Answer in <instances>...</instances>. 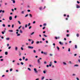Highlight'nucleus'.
Masks as SVG:
<instances>
[{
    "label": "nucleus",
    "mask_w": 80,
    "mask_h": 80,
    "mask_svg": "<svg viewBox=\"0 0 80 80\" xmlns=\"http://www.w3.org/2000/svg\"><path fill=\"white\" fill-rule=\"evenodd\" d=\"M76 8H80V6H78V4L76 5Z\"/></svg>",
    "instance_id": "3"
},
{
    "label": "nucleus",
    "mask_w": 80,
    "mask_h": 80,
    "mask_svg": "<svg viewBox=\"0 0 80 80\" xmlns=\"http://www.w3.org/2000/svg\"><path fill=\"white\" fill-rule=\"evenodd\" d=\"M33 43H34V41H32L31 42V43L32 44H33Z\"/></svg>",
    "instance_id": "38"
},
{
    "label": "nucleus",
    "mask_w": 80,
    "mask_h": 80,
    "mask_svg": "<svg viewBox=\"0 0 80 80\" xmlns=\"http://www.w3.org/2000/svg\"><path fill=\"white\" fill-rule=\"evenodd\" d=\"M8 49H10V48H11V47L10 46L9 47H8Z\"/></svg>",
    "instance_id": "52"
},
{
    "label": "nucleus",
    "mask_w": 80,
    "mask_h": 80,
    "mask_svg": "<svg viewBox=\"0 0 80 80\" xmlns=\"http://www.w3.org/2000/svg\"><path fill=\"white\" fill-rule=\"evenodd\" d=\"M36 80H39V78H38L36 79Z\"/></svg>",
    "instance_id": "64"
},
{
    "label": "nucleus",
    "mask_w": 80,
    "mask_h": 80,
    "mask_svg": "<svg viewBox=\"0 0 80 80\" xmlns=\"http://www.w3.org/2000/svg\"><path fill=\"white\" fill-rule=\"evenodd\" d=\"M21 48L22 50H23V48L22 47H21Z\"/></svg>",
    "instance_id": "34"
},
{
    "label": "nucleus",
    "mask_w": 80,
    "mask_h": 80,
    "mask_svg": "<svg viewBox=\"0 0 80 80\" xmlns=\"http://www.w3.org/2000/svg\"><path fill=\"white\" fill-rule=\"evenodd\" d=\"M27 26H28L27 24H26L25 25V28H27Z\"/></svg>",
    "instance_id": "18"
},
{
    "label": "nucleus",
    "mask_w": 80,
    "mask_h": 80,
    "mask_svg": "<svg viewBox=\"0 0 80 80\" xmlns=\"http://www.w3.org/2000/svg\"><path fill=\"white\" fill-rule=\"evenodd\" d=\"M8 27H10V25H8Z\"/></svg>",
    "instance_id": "48"
},
{
    "label": "nucleus",
    "mask_w": 80,
    "mask_h": 80,
    "mask_svg": "<svg viewBox=\"0 0 80 80\" xmlns=\"http://www.w3.org/2000/svg\"><path fill=\"white\" fill-rule=\"evenodd\" d=\"M77 3H80V2L79 1H77Z\"/></svg>",
    "instance_id": "53"
},
{
    "label": "nucleus",
    "mask_w": 80,
    "mask_h": 80,
    "mask_svg": "<svg viewBox=\"0 0 80 80\" xmlns=\"http://www.w3.org/2000/svg\"><path fill=\"white\" fill-rule=\"evenodd\" d=\"M5 54L6 55H8V52H5Z\"/></svg>",
    "instance_id": "8"
},
{
    "label": "nucleus",
    "mask_w": 80,
    "mask_h": 80,
    "mask_svg": "<svg viewBox=\"0 0 80 80\" xmlns=\"http://www.w3.org/2000/svg\"><path fill=\"white\" fill-rule=\"evenodd\" d=\"M68 52H70V48H68Z\"/></svg>",
    "instance_id": "30"
},
{
    "label": "nucleus",
    "mask_w": 80,
    "mask_h": 80,
    "mask_svg": "<svg viewBox=\"0 0 80 80\" xmlns=\"http://www.w3.org/2000/svg\"><path fill=\"white\" fill-rule=\"evenodd\" d=\"M2 26L3 27H5V25L4 24H3L2 25Z\"/></svg>",
    "instance_id": "39"
},
{
    "label": "nucleus",
    "mask_w": 80,
    "mask_h": 80,
    "mask_svg": "<svg viewBox=\"0 0 80 80\" xmlns=\"http://www.w3.org/2000/svg\"><path fill=\"white\" fill-rule=\"evenodd\" d=\"M20 36V34H17V36Z\"/></svg>",
    "instance_id": "23"
},
{
    "label": "nucleus",
    "mask_w": 80,
    "mask_h": 80,
    "mask_svg": "<svg viewBox=\"0 0 80 80\" xmlns=\"http://www.w3.org/2000/svg\"><path fill=\"white\" fill-rule=\"evenodd\" d=\"M59 43H60V45H63V43H62L61 42H59Z\"/></svg>",
    "instance_id": "6"
},
{
    "label": "nucleus",
    "mask_w": 80,
    "mask_h": 80,
    "mask_svg": "<svg viewBox=\"0 0 80 80\" xmlns=\"http://www.w3.org/2000/svg\"><path fill=\"white\" fill-rule=\"evenodd\" d=\"M43 25H44V26H46L47 25V24H46V23H44V24H43Z\"/></svg>",
    "instance_id": "31"
},
{
    "label": "nucleus",
    "mask_w": 80,
    "mask_h": 80,
    "mask_svg": "<svg viewBox=\"0 0 80 80\" xmlns=\"http://www.w3.org/2000/svg\"><path fill=\"white\" fill-rule=\"evenodd\" d=\"M18 23H19V24H21V22H20L19 21H18Z\"/></svg>",
    "instance_id": "21"
},
{
    "label": "nucleus",
    "mask_w": 80,
    "mask_h": 80,
    "mask_svg": "<svg viewBox=\"0 0 80 80\" xmlns=\"http://www.w3.org/2000/svg\"><path fill=\"white\" fill-rule=\"evenodd\" d=\"M28 69L29 70V71H31V69H30V68H28Z\"/></svg>",
    "instance_id": "28"
},
{
    "label": "nucleus",
    "mask_w": 80,
    "mask_h": 80,
    "mask_svg": "<svg viewBox=\"0 0 80 80\" xmlns=\"http://www.w3.org/2000/svg\"><path fill=\"white\" fill-rule=\"evenodd\" d=\"M15 50L17 51V50H18V48L17 47H15Z\"/></svg>",
    "instance_id": "11"
},
{
    "label": "nucleus",
    "mask_w": 80,
    "mask_h": 80,
    "mask_svg": "<svg viewBox=\"0 0 80 80\" xmlns=\"http://www.w3.org/2000/svg\"><path fill=\"white\" fill-rule=\"evenodd\" d=\"M22 30H20V33H22Z\"/></svg>",
    "instance_id": "19"
},
{
    "label": "nucleus",
    "mask_w": 80,
    "mask_h": 80,
    "mask_svg": "<svg viewBox=\"0 0 80 80\" xmlns=\"http://www.w3.org/2000/svg\"><path fill=\"white\" fill-rule=\"evenodd\" d=\"M67 44H68V42H65V45H67Z\"/></svg>",
    "instance_id": "62"
},
{
    "label": "nucleus",
    "mask_w": 80,
    "mask_h": 80,
    "mask_svg": "<svg viewBox=\"0 0 80 80\" xmlns=\"http://www.w3.org/2000/svg\"><path fill=\"white\" fill-rule=\"evenodd\" d=\"M10 20H12V16L9 17Z\"/></svg>",
    "instance_id": "5"
},
{
    "label": "nucleus",
    "mask_w": 80,
    "mask_h": 80,
    "mask_svg": "<svg viewBox=\"0 0 80 80\" xmlns=\"http://www.w3.org/2000/svg\"><path fill=\"white\" fill-rule=\"evenodd\" d=\"M17 16H15L14 18H17Z\"/></svg>",
    "instance_id": "43"
},
{
    "label": "nucleus",
    "mask_w": 80,
    "mask_h": 80,
    "mask_svg": "<svg viewBox=\"0 0 80 80\" xmlns=\"http://www.w3.org/2000/svg\"><path fill=\"white\" fill-rule=\"evenodd\" d=\"M43 72L44 73H46V72L45 71H43Z\"/></svg>",
    "instance_id": "27"
},
{
    "label": "nucleus",
    "mask_w": 80,
    "mask_h": 80,
    "mask_svg": "<svg viewBox=\"0 0 80 80\" xmlns=\"http://www.w3.org/2000/svg\"><path fill=\"white\" fill-rule=\"evenodd\" d=\"M57 62L56 61H54V63H57Z\"/></svg>",
    "instance_id": "54"
},
{
    "label": "nucleus",
    "mask_w": 80,
    "mask_h": 80,
    "mask_svg": "<svg viewBox=\"0 0 80 80\" xmlns=\"http://www.w3.org/2000/svg\"><path fill=\"white\" fill-rule=\"evenodd\" d=\"M57 48L58 49V50H59V49H60L59 47L58 46L57 47Z\"/></svg>",
    "instance_id": "46"
},
{
    "label": "nucleus",
    "mask_w": 80,
    "mask_h": 80,
    "mask_svg": "<svg viewBox=\"0 0 80 80\" xmlns=\"http://www.w3.org/2000/svg\"><path fill=\"white\" fill-rule=\"evenodd\" d=\"M9 32H13V30H9Z\"/></svg>",
    "instance_id": "20"
},
{
    "label": "nucleus",
    "mask_w": 80,
    "mask_h": 80,
    "mask_svg": "<svg viewBox=\"0 0 80 80\" xmlns=\"http://www.w3.org/2000/svg\"><path fill=\"white\" fill-rule=\"evenodd\" d=\"M28 48L30 49H33V47L32 46H28Z\"/></svg>",
    "instance_id": "2"
},
{
    "label": "nucleus",
    "mask_w": 80,
    "mask_h": 80,
    "mask_svg": "<svg viewBox=\"0 0 80 80\" xmlns=\"http://www.w3.org/2000/svg\"><path fill=\"white\" fill-rule=\"evenodd\" d=\"M76 36L77 37H79V34H76Z\"/></svg>",
    "instance_id": "9"
},
{
    "label": "nucleus",
    "mask_w": 80,
    "mask_h": 80,
    "mask_svg": "<svg viewBox=\"0 0 80 80\" xmlns=\"http://www.w3.org/2000/svg\"><path fill=\"white\" fill-rule=\"evenodd\" d=\"M19 56H20V55H21V53H20V52H19Z\"/></svg>",
    "instance_id": "58"
},
{
    "label": "nucleus",
    "mask_w": 80,
    "mask_h": 80,
    "mask_svg": "<svg viewBox=\"0 0 80 80\" xmlns=\"http://www.w3.org/2000/svg\"><path fill=\"white\" fill-rule=\"evenodd\" d=\"M9 44H7V46L9 47Z\"/></svg>",
    "instance_id": "45"
},
{
    "label": "nucleus",
    "mask_w": 80,
    "mask_h": 80,
    "mask_svg": "<svg viewBox=\"0 0 80 80\" xmlns=\"http://www.w3.org/2000/svg\"><path fill=\"white\" fill-rule=\"evenodd\" d=\"M44 64H47V62H44Z\"/></svg>",
    "instance_id": "57"
},
{
    "label": "nucleus",
    "mask_w": 80,
    "mask_h": 80,
    "mask_svg": "<svg viewBox=\"0 0 80 80\" xmlns=\"http://www.w3.org/2000/svg\"><path fill=\"white\" fill-rule=\"evenodd\" d=\"M13 27H14V25L12 24V28H13Z\"/></svg>",
    "instance_id": "29"
},
{
    "label": "nucleus",
    "mask_w": 80,
    "mask_h": 80,
    "mask_svg": "<svg viewBox=\"0 0 80 80\" xmlns=\"http://www.w3.org/2000/svg\"><path fill=\"white\" fill-rule=\"evenodd\" d=\"M25 60V61H28V58L26 59Z\"/></svg>",
    "instance_id": "51"
},
{
    "label": "nucleus",
    "mask_w": 80,
    "mask_h": 80,
    "mask_svg": "<svg viewBox=\"0 0 80 80\" xmlns=\"http://www.w3.org/2000/svg\"><path fill=\"white\" fill-rule=\"evenodd\" d=\"M75 67H78V65H74Z\"/></svg>",
    "instance_id": "35"
},
{
    "label": "nucleus",
    "mask_w": 80,
    "mask_h": 80,
    "mask_svg": "<svg viewBox=\"0 0 80 80\" xmlns=\"http://www.w3.org/2000/svg\"><path fill=\"white\" fill-rule=\"evenodd\" d=\"M13 1V3H15V1L13 0H12Z\"/></svg>",
    "instance_id": "12"
},
{
    "label": "nucleus",
    "mask_w": 80,
    "mask_h": 80,
    "mask_svg": "<svg viewBox=\"0 0 80 80\" xmlns=\"http://www.w3.org/2000/svg\"><path fill=\"white\" fill-rule=\"evenodd\" d=\"M42 40L43 41H44V40H45V39L44 38H42Z\"/></svg>",
    "instance_id": "41"
},
{
    "label": "nucleus",
    "mask_w": 80,
    "mask_h": 80,
    "mask_svg": "<svg viewBox=\"0 0 80 80\" xmlns=\"http://www.w3.org/2000/svg\"><path fill=\"white\" fill-rule=\"evenodd\" d=\"M63 64H64V65H66L67 64H66V63L65 62H63Z\"/></svg>",
    "instance_id": "42"
},
{
    "label": "nucleus",
    "mask_w": 80,
    "mask_h": 80,
    "mask_svg": "<svg viewBox=\"0 0 80 80\" xmlns=\"http://www.w3.org/2000/svg\"><path fill=\"white\" fill-rule=\"evenodd\" d=\"M28 12H30V10H28Z\"/></svg>",
    "instance_id": "55"
},
{
    "label": "nucleus",
    "mask_w": 80,
    "mask_h": 80,
    "mask_svg": "<svg viewBox=\"0 0 80 80\" xmlns=\"http://www.w3.org/2000/svg\"><path fill=\"white\" fill-rule=\"evenodd\" d=\"M22 27V26H20L18 28V29H20Z\"/></svg>",
    "instance_id": "36"
},
{
    "label": "nucleus",
    "mask_w": 80,
    "mask_h": 80,
    "mask_svg": "<svg viewBox=\"0 0 80 80\" xmlns=\"http://www.w3.org/2000/svg\"><path fill=\"white\" fill-rule=\"evenodd\" d=\"M6 40H10V38H6Z\"/></svg>",
    "instance_id": "7"
},
{
    "label": "nucleus",
    "mask_w": 80,
    "mask_h": 80,
    "mask_svg": "<svg viewBox=\"0 0 80 80\" xmlns=\"http://www.w3.org/2000/svg\"><path fill=\"white\" fill-rule=\"evenodd\" d=\"M66 36H67V37H69V34H67V35H66Z\"/></svg>",
    "instance_id": "47"
},
{
    "label": "nucleus",
    "mask_w": 80,
    "mask_h": 80,
    "mask_svg": "<svg viewBox=\"0 0 80 80\" xmlns=\"http://www.w3.org/2000/svg\"><path fill=\"white\" fill-rule=\"evenodd\" d=\"M13 69L12 68H11L10 70V72H12V70Z\"/></svg>",
    "instance_id": "24"
},
{
    "label": "nucleus",
    "mask_w": 80,
    "mask_h": 80,
    "mask_svg": "<svg viewBox=\"0 0 80 80\" xmlns=\"http://www.w3.org/2000/svg\"><path fill=\"white\" fill-rule=\"evenodd\" d=\"M45 77H43L42 78L41 80H43V79H44Z\"/></svg>",
    "instance_id": "14"
},
{
    "label": "nucleus",
    "mask_w": 80,
    "mask_h": 80,
    "mask_svg": "<svg viewBox=\"0 0 80 80\" xmlns=\"http://www.w3.org/2000/svg\"><path fill=\"white\" fill-rule=\"evenodd\" d=\"M30 23H28V27H29V26H30Z\"/></svg>",
    "instance_id": "49"
},
{
    "label": "nucleus",
    "mask_w": 80,
    "mask_h": 80,
    "mask_svg": "<svg viewBox=\"0 0 80 80\" xmlns=\"http://www.w3.org/2000/svg\"><path fill=\"white\" fill-rule=\"evenodd\" d=\"M33 52L34 53H36V51H35V50H34Z\"/></svg>",
    "instance_id": "22"
},
{
    "label": "nucleus",
    "mask_w": 80,
    "mask_h": 80,
    "mask_svg": "<svg viewBox=\"0 0 80 80\" xmlns=\"http://www.w3.org/2000/svg\"><path fill=\"white\" fill-rule=\"evenodd\" d=\"M2 34H4V32H2Z\"/></svg>",
    "instance_id": "60"
},
{
    "label": "nucleus",
    "mask_w": 80,
    "mask_h": 80,
    "mask_svg": "<svg viewBox=\"0 0 80 80\" xmlns=\"http://www.w3.org/2000/svg\"><path fill=\"white\" fill-rule=\"evenodd\" d=\"M44 54H45V55H47V53L45 52H44Z\"/></svg>",
    "instance_id": "56"
},
{
    "label": "nucleus",
    "mask_w": 80,
    "mask_h": 80,
    "mask_svg": "<svg viewBox=\"0 0 80 80\" xmlns=\"http://www.w3.org/2000/svg\"><path fill=\"white\" fill-rule=\"evenodd\" d=\"M21 13L22 14H24V11H22L21 12Z\"/></svg>",
    "instance_id": "13"
},
{
    "label": "nucleus",
    "mask_w": 80,
    "mask_h": 80,
    "mask_svg": "<svg viewBox=\"0 0 80 80\" xmlns=\"http://www.w3.org/2000/svg\"><path fill=\"white\" fill-rule=\"evenodd\" d=\"M78 62H79V63H80V59L78 60Z\"/></svg>",
    "instance_id": "63"
},
{
    "label": "nucleus",
    "mask_w": 80,
    "mask_h": 80,
    "mask_svg": "<svg viewBox=\"0 0 80 80\" xmlns=\"http://www.w3.org/2000/svg\"><path fill=\"white\" fill-rule=\"evenodd\" d=\"M75 48H77V45H75Z\"/></svg>",
    "instance_id": "32"
},
{
    "label": "nucleus",
    "mask_w": 80,
    "mask_h": 80,
    "mask_svg": "<svg viewBox=\"0 0 80 80\" xmlns=\"http://www.w3.org/2000/svg\"><path fill=\"white\" fill-rule=\"evenodd\" d=\"M28 14H27L25 16V17H27L28 16Z\"/></svg>",
    "instance_id": "40"
},
{
    "label": "nucleus",
    "mask_w": 80,
    "mask_h": 80,
    "mask_svg": "<svg viewBox=\"0 0 80 80\" xmlns=\"http://www.w3.org/2000/svg\"><path fill=\"white\" fill-rule=\"evenodd\" d=\"M35 21H34V22H33V24H35Z\"/></svg>",
    "instance_id": "59"
},
{
    "label": "nucleus",
    "mask_w": 80,
    "mask_h": 80,
    "mask_svg": "<svg viewBox=\"0 0 80 80\" xmlns=\"http://www.w3.org/2000/svg\"><path fill=\"white\" fill-rule=\"evenodd\" d=\"M0 61H1L2 62L3 61V59H1Z\"/></svg>",
    "instance_id": "33"
},
{
    "label": "nucleus",
    "mask_w": 80,
    "mask_h": 80,
    "mask_svg": "<svg viewBox=\"0 0 80 80\" xmlns=\"http://www.w3.org/2000/svg\"><path fill=\"white\" fill-rule=\"evenodd\" d=\"M32 28V26H30L29 27V29H30Z\"/></svg>",
    "instance_id": "25"
},
{
    "label": "nucleus",
    "mask_w": 80,
    "mask_h": 80,
    "mask_svg": "<svg viewBox=\"0 0 80 80\" xmlns=\"http://www.w3.org/2000/svg\"><path fill=\"white\" fill-rule=\"evenodd\" d=\"M29 16L31 18L32 17V14H29Z\"/></svg>",
    "instance_id": "17"
},
{
    "label": "nucleus",
    "mask_w": 80,
    "mask_h": 80,
    "mask_svg": "<svg viewBox=\"0 0 80 80\" xmlns=\"http://www.w3.org/2000/svg\"><path fill=\"white\" fill-rule=\"evenodd\" d=\"M34 71H35V72L36 73H37V72H38L37 71V69L36 68H35L34 69Z\"/></svg>",
    "instance_id": "4"
},
{
    "label": "nucleus",
    "mask_w": 80,
    "mask_h": 80,
    "mask_svg": "<svg viewBox=\"0 0 80 80\" xmlns=\"http://www.w3.org/2000/svg\"><path fill=\"white\" fill-rule=\"evenodd\" d=\"M40 43V42L39 41H38L36 42V43L37 44H38V43Z\"/></svg>",
    "instance_id": "16"
},
{
    "label": "nucleus",
    "mask_w": 80,
    "mask_h": 80,
    "mask_svg": "<svg viewBox=\"0 0 80 80\" xmlns=\"http://www.w3.org/2000/svg\"><path fill=\"white\" fill-rule=\"evenodd\" d=\"M45 27H43V28H42V29H43V30H44V29H45Z\"/></svg>",
    "instance_id": "61"
},
{
    "label": "nucleus",
    "mask_w": 80,
    "mask_h": 80,
    "mask_svg": "<svg viewBox=\"0 0 80 80\" xmlns=\"http://www.w3.org/2000/svg\"><path fill=\"white\" fill-rule=\"evenodd\" d=\"M42 58H40L38 60V62L39 65H40V60H42Z\"/></svg>",
    "instance_id": "1"
},
{
    "label": "nucleus",
    "mask_w": 80,
    "mask_h": 80,
    "mask_svg": "<svg viewBox=\"0 0 80 80\" xmlns=\"http://www.w3.org/2000/svg\"><path fill=\"white\" fill-rule=\"evenodd\" d=\"M34 32H32V33H31V35H33V34H34Z\"/></svg>",
    "instance_id": "26"
},
{
    "label": "nucleus",
    "mask_w": 80,
    "mask_h": 80,
    "mask_svg": "<svg viewBox=\"0 0 80 80\" xmlns=\"http://www.w3.org/2000/svg\"><path fill=\"white\" fill-rule=\"evenodd\" d=\"M43 36L45 37H47V36L45 34H44Z\"/></svg>",
    "instance_id": "15"
},
{
    "label": "nucleus",
    "mask_w": 80,
    "mask_h": 80,
    "mask_svg": "<svg viewBox=\"0 0 80 80\" xmlns=\"http://www.w3.org/2000/svg\"><path fill=\"white\" fill-rule=\"evenodd\" d=\"M25 58L24 57H23V60H25Z\"/></svg>",
    "instance_id": "44"
},
{
    "label": "nucleus",
    "mask_w": 80,
    "mask_h": 80,
    "mask_svg": "<svg viewBox=\"0 0 80 80\" xmlns=\"http://www.w3.org/2000/svg\"><path fill=\"white\" fill-rule=\"evenodd\" d=\"M42 7H40L39 8V9L40 10H42Z\"/></svg>",
    "instance_id": "10"
},
{
    "label": "nucleus",
    "mask_w": 80,
    "mask_h": 80,
    "mask_svg": "<svg viewBox=\"0 0 80 80\" xmlns=\"http://www.w3.org/2000/svg\"><path fill=\"white\" fill-rule=\"evenodd\" d=\"M21 65H23V62H21Z\"/></svg>",
    "instance_id": "37"
},
{
    "label": "nucleus",
    "mask_w": 80,
    "mask_h": 80,
    "mask_svg": "<svg viewBox=\"0 0 80 80\" xmlns=\"http://www.w3.org/2000/svg\"><path fill=\"white\" fill-rule=\"evenodd\" d=\"M69 43H72V41H69Z\"/></svg>",
    "instance_id": "50"
}]
</instances>
